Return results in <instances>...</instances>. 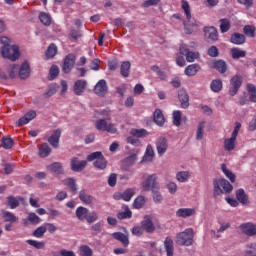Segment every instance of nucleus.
<instances>
[{"instance_id":"680f3d73","label":"nucleus","mask_w":256,"mask_h":256,"mask_svg":"<svg viewBox=\"0 0 256 256\" xmlns=\"http://www.w3.org/2000/svg\"><path fill=\"white\" fill-rule=\"evenodd\" d=\"M145 205V197L138 196L133 203L134 209H141Z\"/></svg>"},{"instance_id":"052dcab7","label":"nucleus","mask_w":256,"mask_h":256,"mask_svg":"<svg viewBox=\"0 0 256 256\" xmlns=\"http://www.w3.org/2000/svg\"><path fill=\"white\" fill-rule=\"evenodd\" d=\"M244 34L247 35V37H255V26L252 25H246L243 28Z\"/></svg>"},{"instance_id":"79ce46f5","label":"nucleus","mask_w":256,"mask_h":256,"mask_svg":"<svg viewBox=\"0 0 256 256\" xmlns=\"http://www.w3.org/2000/svg\"><path fill=\"white\" fill-rule=\"evenodd\" d=\"M153 157H155V151L153 150V146H151V144H149L146 147V152H145V154L143 156L142 161L151 162V161H153Z\"/></svg>"},{"instance_id":"c9c22d12","label":"nucleus","mask_w":256,"mask_h":256,"mask_svg":"<svg viewBox=\"0 0 256 256\" xmlns=\"http://www.w3.org/2000/svg\"><path fill=\"white\" fill-rule=\"evenodd\" d=\"M64 184L68 187L72 195H77V182L74 178H67L64 180Z\"/></svg>"},{"instance_id":"72a5a7b5","label":"nucleus","mask_w":256,"mask_h":256,"mask_svg":"<svg viewBox=\"0 0 256 256\" xmlns=\"http://www.w3.org/2000/svg\"><path fill=\"white\" fill-rule=\"evenodd\" d=\"M1 213L5 223H17L19 221V218L9 211L1 210Z\"/></svg>"},{"instance_id":"39448f33","label":"nucleus","mask_w":256,"mask_h":256,"mask_svg":"<svg viewBox=\"0 0 256 256\" xmlns=\"http://www.w3.org/2000/svg\"><path fill=\"white\" fill-rule=\"evenodd\" d=\"M130 135L126 138L127 143L130 145H134L135 147H138L140 141L138 139H141L143 137H147L149 135V132L145 129H133L130 132Z\"/></svg>"},{"instance_id":"aec40b11","label":"nucleus","mask_w":256,"mask_h":256,"mask_svg":"<svg viewBox=\"0 0 256 256\" xmlns=\"http://www.w3.org/2000/svg\"><path fill=\"white\" fill-rule=\"evenodd\" d=\"M141 227L146 233H153V231H155V225L150 216L144 217V220L141 222Z\"/></svg>"},{"instance_id":"a878e982","label":"nucleus","mask_w":256,"mask_h":256,"mask_svg":"<svg viewBox=\"0 0 256 256\" xmlns=\"http://www.w3.org/2000/svg\"><path fill=\"white\" fill-rule=\"evenodd\" d=\"M195 214V208H180L176 211V217H182V219H187V217H193Z\"/></svg>"},{"instance_id":"a211bd4d","label":"nucleus","mask_w":256,"mask_h":256,"mask_svg":"<svg viewBox=\"0 0 256 256\" xmlns=\"http://www.w3.org/2000/svg\"><path fill=\"white\" fill-rule=\"evenodd\" d=\"M180 55H185L186 61H188V63H193V61L197 59V54L195 52L189 51V48H187V45L185 44L180 46Z\"/></svg>"},{"instance_id":"2eb2a0df","label":"nucleus","mask_w":256,"mask_h":256,"mask_svg":"<svg viewBox=\"0 0 256 256\" xmlns=\"http://www.w3.org/2000/svg\"><path fill=\"white\" fill-rule=\"evenodd\" d=\"M156 149L158 155H165L167 153V149H169V144L167 143V138L159 137L156 141Z\"/></svg>"},{"instance_id":"4c0bfd02","label":"nucleus","mask_w":256,"mask_h":256,"mask_svg":"<svg viewBox=\"0 0 256 256\" xmlns=\"http://www.w3.org/2000/svg\"><path fill=\"white\" fill-rule=\"evenodd\" d=\"M176 179L179 183H187L191 179V172L189 171H180L176 174Z\"/></svg>"},{"instance_id":"ddd939ff","label":"nucleus","mask_w":256,"mask_h":256,"mask_svg":"<svg viewBox=\"0 0 256 256\" xmlns=\"http://www.w3.org/2000/svg\"><path fill=\"white\" fill-rule=\"evenodd\" d=\"M87 167V160H81L79 161V158L73 157L70 161V168L75 173H79L83 171Z\"/></svg>"},{"instance_id":"6ab92c4d","label":"nucleus","mask_w":256,"mask_h":256,"mask_svg":"<svg viewBox=\"0 0 256 256\" xmlns=\"http://www.w3.org/2000/svg\"><path fill=\"white\" fill-rule=\"evenodd\" d=\"M59 139H61V130H55L51 136L48 137L47 141L54 149L59 148Z\"/></svg>"},{"instance_id":"f704fd0d","label":"nucleus","mask_w":256,"mask_h":256,"mask_svg":"<svg viewBox=\"0 0 256 256\" xmlns=\"http://www.w3.org/2000/svg\"><path fill=\"white\" fill-rule=\"evenodd\" d=\"M236 199L237 201H239V203H242V205H247V203L249 202V197L245 193V190H243L242 188L236 191Z\"/></svg>"},{"instance_id":"0e129e2a","label":"nucleus","mask_w":256,"mask_h":256,"mask_svg":"<svg viewBox=\"0 0 256 256\" xmlns=\"http://www.w3.org/2000/svg\"><path fill=\"white\" fill-rule=\"evenodd\" d=\"M49 75H50V81H53V79H56L57 76L59 75V66L53 65L50 68Z\"/></svg>"},{"instance_id":"f3484780","label":"nucleus","mask_w":256,"mask_h":256,"mask_svg":"<svg viewBox=\"0 0 256 256\" xmlns=\"http://www.w3.org/2000/svg\"><path fill=\"white\" fill-rule=\"evenodd\" d=\"M210 69H215L218 73H226L227 72V63L223 60H214L209 63Z\"/></svg>"},{"instance_id":"a19ab883","label":"nucleus","mask_w":256,"mask_h":256,"mask_svg":"<svg viewBox=\"0 0 256 256\" xmlns=\"http://www.w3.org/2000/svg\"><path fill=\"white\" fill-rule=\"evenodd\" d=\"M230 53L232 55V59H241L243 57L247 56V52L245 50H241L240 48H232L230 50Z\"/></svg>"},{"instance_id":"a18cd8bd","label":"nucleus","mask_w":256,"mask_h":256,"mask_svg":"<svg viewBox=\"0 0 256 256\" xmlns=\"http://www.w3.org/2000/svg\"><path fill=\"white\" fill-rule=\"evenodd\" d=\"M244 256H256V242H251L246 245Z\"/></svg>"},{"instance_id":"58836bf2","label":"nucleus","mask_w":256,"mask_h":256,"mask_svg":"<svg viewBox=\"0 0 256 256\" xmlns=\"http://www.w3.org/2000/svg\"><path fill=\"white\" fill-rule=\"evenodd\" d=\"M120 73L122 77H129L131 73V62L129 61H124L122 62L120 66Z\"/></svg>"},{"instance_id":"13d9d810","label":"nucleus","mask_w":256,"mask_h":256,"mask_svg":"<svg viewBox=\"0 0 256 256\" xmlns=\"http://www.w3.org/2000/svg\"><path fill=\"white\" fill-rule=\"evenodd\" d=\"M45 233H47V227L40 226L33 232V236L37 239H41V237H43Z\"/></svg>"},{"instance_id":"4468645a","label":"nucleus","mask_w":256,"mask_h":256,"mask_svg":"<svg viewBox=\"0 0 256 256\" xmlns=\"http://www.w3.org/2000/svg\"><path fill=\"white\" fill-rule=\"evenodd\" d=\"M240 231L247 235V237H255L256 235V224L251 222L243 223L240 225Z\"/></svg>"},{"instance_id":"473e14b6","label":"nucleus","mask_w":256,"mask_h":256,"mask_svg":"<svg viewBox=\"0 0 256 256\" xmlns=\"http://www.w3.org/2000/svg\"><path fill=\"white\" fill-rule=\"evenodd\" d=\"M201 66L199 64H191L185 68V75L187 77H195L196 73H199Z\"/></svg>"},{"instance_id":"5fc2aeb1","label":"nucleus","mask_w":256,"mask_h":256,"mask_svg":"<svg viewBox=\"0 0 256 256\" xmlns=\"http://www.w3.org/2000/svg\"><path fill=\"white\" fill-rule=\"evenodd\" d=\"M79 251L81 256H93V250L87 245L80 246Z\"/></svg>"},{"instance_id":"dca6fc26","label":"nucleus","mask_w":256,"mask_h":256,"mask_svg":"<svg viewBox=\"0 0 256 256\" xmlns=\"http://www.w3.org/2000/svg\"><path fill=\"white\" fill-rule=\"evenodd\" d=\"M178 99L182 109H189V93H187V90H178Z\"/></svg>"},{"instance_id":"864d4df0","label":"nucleus","mask_w":256,"mask_h":256,"mask_svg":"<svg viewBox=\"0 0 256 256\" xmlns=\"http://www.w3.org/2000/svg\"><path fill=\"white\" fill-rule=\"evenodd\" d=\"M17 69H19V65H17V64H11L8 67L7 73H8V77L10 79H15V77H17Z\"/></svg>"},{"instance_id":"c03bdc74","label":"nucleus","mask_w":256,"mask_h":256,"mask_svg":"<svg viewBox=\"0 0 256 256\" xmlns=\"http://www.w3.org/2000/svg\"><path fill=\"white\" fill-rule=\"evenodd\" d=\"M210 89L213 91V93H219V91L223 89V81H221V79L212 80Z\"/></svg>"},{"instance_id":"338daca9","label":"nucleus","mask_w":256,"mask_h":256,"mask_svg":"<svg viewBox=\"0 0 256 256\" xmlns=\"http://www.w3.org/2000/svg\"><path fill=\"white\" fill-rule=\"evenodd\" d=\"M137 153H132L130 156H128L126 159H125V163L126 165H135V163L137 162Z\"/></svg>"},{"instance_id":"de8ad7c7","label":"nucleus","mask_w":256,"mask_h":256,"mask_svg":"<svg viewBox=\"0 0 256 256\" xmlns=\"http://www.w3.org/2000/svg\"><path fill=\"white\" fill-rule=\"evenodd\" d=\"M45 55L47 57V59H53V57H55L57 55V45L51 43L46 52Z\"/></svg>"},{"instance_id":"69168bd1","label":"nucleus","mask_w":256,"mask_h":256,"mask_svg":"<svg viewBox=\"0 0 256 256\" xmlns=\"http://www.w3.org/2000/svg\"><path fill=\"white\" fill-rule=\"evenodd\" d=\"M26 243L31 247H35V249H43L45 247V242H38L37 240H27Z\"/></svg>"},{"instance_id":"c85d7f7f","label":"nucleus","mask_w":256,"mask_h":256,"mask_svg":"<svg viewBox=\"0 0 256 256\" xmlns=\"http://www.w3.org/2000/svg\"><path fill=\"white\" fill-rule=\"evenodd\" d=\"M31 73V69L29 67V62L25 61L21 64L19 69V77L20 79H27Z\"/></svg>"},{"instance_id":"7ed1b4c3","label":"nucleus","mask_w":256,"mask_h":256,"mask_svg":"<svg viewBox=\"0 0 256 256\" xmlns=\"http://www.w3.org/2000/svg\"><path fill=\"white\" fill-rule=\"evenodd\" d=\"M193 237H195L193 228H187L183 232L177 234L176 244L181 247H191V245H193Z\"/></svg>"},{"instance_id":"c756f323","label":"nucleus","mask_w":256,"mask_h":256,"mask_svg":"<svg viewBox=\"0 0 256 256\" xmlns=\"http://www.w3.org/2000/svg\"><path fill=\"white\" fill-rule=\"evenodd\" d=\"M112 237L116 239V241H120L123 247H129V236L121 233V232H114Z\"/></svg>"},{"instance_id":"b1692460","label":"nucleus","mask_w":256,"mask_h":256,"mask_svg":"<svg viewBox=\"0 0 256 256\" xmlns=\"http://www.w3.org/2000/svg\"><path fill=\"white\" fill-rule=\"evenodd\" d=\"M164 249L167 253V256H173L175 253V246L173 245V239L171 236H167L164 240Z\"/></svg>"},{"instance_id":"393cba45","label":"nucleus","mask_w":256,"mask_h":256,"mask_svg":"<svg viewBox=\"0 0 256 256\" xmlns=\"http://www.w3.org/2000/svg\"><path fill=\"white\" fill-rule=\"evenodd\" d=\"M68 37L70 41H77L83 37V30L81 28L70 27Z\"/></svg>"},{"instance_id":"e433bc0d","label":"nucleus","mask_w":256,"mask_h":256,"mask_svg":"<svg viewBox=\"0 0 256 256\" xmlns=\"http://www.w3.org/2000/svg\"><path fill=\"white\" fill-rule=\"evenodd\" d=\"M48 169L51 171V173H56L57 175H63V164L60 162H54L48 166Z\"/></svg>"},{"instance_id":"09e8293b","label":"nucleus","mask_w":256,"mask_h":256,"mask_svg":"<svg viewBox=\"0 0 256 256\" xmlns=\"http://www.w3.org/2000/svg\"><path fill=\"white\" fill-rule=\"evenodd\" d=\"M219 22L221 33H227L231 29V22L227 18H222Z\"/></svg>"},{"instance_id":"5701e85b","label":"nucleus","mask_w":256,"mask_h":256,"mask_svg":"<svg viewBox=\"0 0 256 256\" xmlns=\"http://www.w3.org/2000/svg\"><path fill=\"white\" fill-rule=\"evenodd\" d=\"M87 89V82L85 80H77L74 83V93L75 95L81 96L85 93Z\"/></svg>"},{"instance_id":"3c124183","label":"nucleus","mask_w":256,"mask_h":256,"mask_svg":"<svg viewBox=\"0 0 256 256\" xmlns=\"http://www.w3.org/2000/svg\"><path fill=\"white\" fill-rule=\"evenodd\" d=\"M221 170H222V173H224V175H226L227 178H229L231 183H235L236 176H235V174H233V172H231L229 169H227V165L222 164Z\"/></svg>"},{"instance_id":"f257e3e1","label":"nucleus","mask_w":256,"mask_h":256,"mask_svg":"<svg viewBox=\"0 0 256 256\" xmlns=\"http://www.w3.org/2000/svg\"><path fill=\"white\" fill-rule=\"evenodd\" d=\"M1 55L4 59H9V61H17L21 57V51H19V46L11 45V40L9 37H0Z\"/></svg>"},{"instance_id":"774afa93","label":"nucleus","mask_w":256,"mask_h":256,"mask_svg":"<svg viewBox=\"0 0 256 256\" xmlns=\"http://www.w3.org/2000/svg\"><path fill=\"white\" fill-rule=\"evenodd\" d=\"M207 55H209V57H219V49L217 46H211L208 48Z\"/></svg>"},{"instance_id":"9d476101","label":"nucleus","mask_w":256,"mask_h":256,"mask_svg":"<svg viewBox=\"0 0 256 256\" xmlns=\"http://www.w3.org/2000/svg\"><path fill=\"white\" fill-rule=\"evenodd\" d=\"M107 91H109V86H107V81L104 79L99 80L94 86V93L98 95V97H105Z\"/></svg>"},{"instance_id":"6e6d98bb","label":"nucleus","mask_w":256,"mask_h":256,"mask_svg":"<svg viewBox=\"0 0 256 256\" xmlns=\"http://www.w3.org/2000/svg\"><path fill=\"white\" fill-rule=\"evenodd\" d=\"M90 229L92 231V235L95 237V236L99 235V233H101V231L103 229V223L97 222V223L93 224Z\"/></svg>"},{"instance_id":"0eeeda50","label":"nucleus","mask_w":256,"mask_h":256,"mask_svg":"<svg viewBox=\"0 0 256 256\" xmlns=\"http://www.w3.org/2000/svg\"><path fill=\"white\" fill-rule=\"evenodd\" d=\"M203 31L204 39L207 43H215L216 41H219V32L217 31V28L213 26H206L203 28Z\"/></svg>"},{"instance_id":"9b49d317","label":"nucleus","mask_w":256,"mask_h":256,"mask_svg":"<svg viewBox=\"0 0 256 256\" xmlns=\"http://www.w3.org/2000/svg\"><path fill=\"white\" fill-rule=\"evenodd\" d=\"M35 117H37V112H35V110L28 111L24 116L19 118L16 122V127H23L24 125L31 123Z\"/></svg>"},{"instance_id":"bb28decb","label":"nucleus","mask_w":256,"mask_h":256,"mask_svg":"<svg viewBox=\"0 0 256 256\" xmlns=\"http://www.w3.org/2000/svg\"><path fill=\"white\" fill-rule=\"evenodd\" d=\"M246 41L247 39L245 38V35L241 33L235 32L230 37V43L233 45H243Z\"/></svg>"},{"instance_id":"37998d69","label":"nucleus","mask_w":256,"mask_h":256,"mask_svg":"<svg viewBox=\"0 0 256 256\" xmlns=\"http://www.w3.org/2000/svg\"><path fill=\"white\" fill-rule=\"evenodd\" d=\"M38 17L39 21L42 25H45V27H49V25H51V15L49 13L40 12Z\"/></svg>"},{"instance_id":"f8f14e48","label":"nucleus","mask_w":256,"mask_h":256,"mask_svg":"<svg viewBox=\"0 0 256 256\" xmlns=\"http://www.w3.org/2000/svg\"><path fill=\"white\" fill-rule=\"evenodd\" d=\"M239 135V129H234L230 138L224 140L225 151H233L235 149V143L237 136Z\"/></svg>"},{"instance_id":"603ef678","label":"nucleus","mask_w":256,"mask_h":256,"mask_svg":"<svg viewBox=\"0 0 256 256\" xmlns=\"http://www.w3.org/2000/svg\"><path fill=\"white\" fill-rule=\"evenodd\" d=\"M135 195V189L128 188L123 193H121V197L123 201H129L130 199H133V196Z\"/></svg>"},{"instance_id":"7c9ffc66","label":"nucleus","mask_w":256,"mask_h":256,"mask_svg":"<svg viewBox=\"0 0 256 256\" xmlns=\"http://www.w3.org/2000/svg\"><path fill=\"white\" fill-rule=\"evenodd\" d=\"M75 215L79 221H86L88 215H89V209L83 206H79L76 209Z\"/></svg>"},{"instance_id":"2f4dec72","label":"nucleus","mask_w":256,"mask_h":256,"mask_svg":"<svg viewBox=\"0 0 256 256\" xmlns=\"http://www.w3.org/2000/svg\"><path fill=\"white\" fill-rule=\"evenodd\" d=\"M38 155L42 158L49 157L51 155V147L47 143H43L38 146Z\"/></svg>"},{"instance_id":"49530a36","label":"nucleus","mask_w":256,"mask_h":256,"mask_svg":"<svg viewBox=\"0 0 256 256\" xmlns=\"http://www.w3.org/2000/svg\"><path fill=\"white\" fill-rule=\"evenodd\" d=\"M13 138H11L10 136H4L1 140V147H3V149H13Z\"/></svg>"},{"instance_id":"8fccbe9b","label":"nucleus","mask_w":256,"mask_h":256,"mask_svg":"<svg viewBox=\"0 0 256 256\" xmlns=\"http://www.w3.org/2000/svg\"><path fill=\"white\" fill-rule=\"evenodd\" d=\"M181 7L186 15V19H191V6L189 5V2L187 0H182Z\"/></svg>"},{"instance_id":"cd10ccee","label":"nucleus","mask_w":256,"mask_h":256,"mask_svg":"<svg viewBox=\"0 0 256 256\" xmlns=\"http://www.w3.org/2000/svg\"><path fill=\"white\" fill-rule=\"evenodd\" d=\"M78 197L85 205H91V203H93V196H91L85 189L80 190Z\"/></svg>"},{"instance_id":"e2e57ef3","label":"nucleus","mask_w":256,"mask_h":256,"mask_svg":"<svg viewBox=\"0 0 256 256\" xmlns=\"http://www.w3.org/2000/svg\"><path fill=\"white\" fill-rule=\"evenodd\" d=\"M97 219H99V215L97 214V212H88V216H86V221L89 225H91V223H95Z\"/></svg>"},{"instance_id":"6e6552de","label":"nucleus","mask_w":256,"mask_h":256,"mask_svg":"<svg viewBox=\"0 0 256 256\" xmlns=\"http://www.w3.org/2000/svg\"><path fill=\"white\" fill-rule=\"evenodd\" d=\"M241 85H243V77L240 75L233 76L230 80L229 95L235 97V94L239 92Z\"/></svg>"},{"instance_id":"1a4fd4ad","label":"nucleus","mask_w":256,"mask_h":256,"mask_svg":"<svg viewBox=\"0 0 256 256\" xmlns=\"http://www.w3.org/2000/svg\"><path fill=\"white\" fill-rule=\"evenodd\" d=\"M77 61V57L75 54H68L64 58L63 66H62V71L63 73H71L73 71V68L75 67V62Z\"/></svg>"},{"instance_id":"20e7f679","label":"nucleus","mask_w":256,"mask_h":256,"mask_svg":"<svg viewBox=\"0 0 256 256\" xmlns=\"http://www.w3.org/2000/svg\"><path fill=\"white\" fill-rule=\"evenodd\" d=\"M87 161H94L93 165L96 169H107V160L100 151L93 152L87 156Z\"/></svg>"},{"instance_id":"423d86ee","label":"nucleus","mask_w":256,"mask_h":256,"mask_svg":"<svg viewBox=\"0 0 256 256\" xmlns=\"http://www.w3.org/2000/svg\"><path fill=\"white\" fill-rule=\"evenodd\" d=\"M143 191H152L157 193L159 191V183H157V174H151L147 179L142 182Z\"/></svg>"},{"instance_id":"f03ea898","label":"nucleus","mask_w":256,"mask_h":256,"mask_svg":"<svg viewBox=\"0 0 256 256\" xmlns=\"http://www.w3.org/2000/svg\"><path fill=\"white\" fill-rule=\"evenodd\" d=\"M213 187L214 197H219V195H223V193H231V191H233V185L225 178L215 179L213 181Z\"/></svg>"},{"instance_id":"bf43d9fd","label":"nucleus","mask_w":256,"mask_h":256,"mask_svg":"<svg viewBox=\"0 0 256 256\" xmlns=\"http://www.w3.org/2000/svg\"><path fill=\"white\" fill-rule=\"evenodd\" d=\"M248 93H249V99L252 101V103H256V87L255 85L249 84L248 85Z\"/></svg>"},{"instance_id":"4be33fe9","label":"nucleus","mask_w":256,"mask_h":256,"mask_svg":"<svg viewBox=\"0 0 256 256\" xmlns=\"http://www.w3.org/2000/svg\"><path fill=\"white\" fill-rule=\"evenodd\" d=\"M153 121L158 127H163L165 125V116L163 115V111L157 108L153 113Z\"/></svg>"},{"instance_id":"4d7b16f0","label":"nucleus","mask_w":256,"mask_h":256,"mask_svg":"<svg viewBox=\"0 0 256 256\" xmlns=\"http://www.w3.org/2000/svg\"><path fill=\"white\" fill-rule=\"evenodd\" d=\"M173 116V125L179 127L181 125V110H176L172 113Z\"/></svg>"},{"instance_id":"ea45409f","label":"nucleus","mask_w":256,"mask_h":256,"mask_svg":"<svg viewBox=\"0 0 256 256\" xmlns=\"http://www.w3.org/2000/svg\"><path fill=\"white\" fill-rule=\"evenodd\" d=\"M123 209V212L117 214V219H120V221L123 219H131V217H133V212L129 209V206H123Z\"/></svg>"},{"instance_id":"412c9836","label":"nucleus","mask_w":256,"mask_h":256,"mask_svg":"<svg viewBox=\"0 0 256 256\" xmlns=\"http://www.w3.org/2000/svg\"><path fill=\"white\" fill-rule=\"evenodd\" d=\"M21 201H23V197L21 196H8L6 198V205L7 207H10V209H17V207L21 205Z\"/></svg>"}]
</instances>
